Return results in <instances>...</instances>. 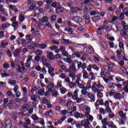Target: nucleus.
Listing matches in <instances>:
<instances>
[{"instance_id": "20", "label": "nucleus", "mask_w": 128, "mask_h": 128, "mask_svg": "<svg viewBox=\"0 0 128 128\" xmlns=\"http://www.w3.org/2000/svg\"><path fill=\"white\" fill-rule=\"evenodd\" d=\"M104 68L106 70H108L109 72H112V68L110 66H106L104 65L103 66Z\"/></svg>"}, {"instance_id": "14", "label": "nucleus", "mask_w": 128, "mask_h": 128, "mask_svg": "<svg viewBox=\"0 0 128 128\" xmlns=\"http://www.w3.org/2000/svg\"><path fill=\"white\" fill-rule=\"evenodd\" d=\"M47 56L50 60H54V54L52 52H47Z\"/></svg>"}, {"instance_id": "7", "label": "nucleus", "mask_w": 128, "mask_h": 128, "mask_svg": "<svg viewBox=\"0 0 128 128\" xmlns=\"http://www.w3.org/2000/svg\"><path fill=\"white\" fill-rule=\"evenodd\" d=\"M6 128H12V121L10 119H7L5 122Z\"/></svg>"}, {"instance_id": "60", "label": "nucleus", "mask_w": 128, "mask_h": 128, "mask_svg": "<svg viewBox=\"0 0 128 128\" xmlns=\"http://www.w3.org/2000/svg\"><path fill=\"white\" fill-rule=\"evenodd\" d=\"M2 78H6V76H10V74L6 73V71H5L4 73L2 74Z\"/></svg>"}, {"instance_id": "43", "label": "nucleus", "mask_w": 128, "mask_h": 128, "mask_svg": "<svg viewBox=\"0 0 128 128\" xmlns=\"http://www.w3.org/2000/svg\"><path fill=\"white\" fill-rule=\"evenodd\" d=\"M32 38H34V36H32L31 34H27L26 36V39L27 40H32Z\"/></svg>"}, {"instance_id": "49", "label": "nucleus", "mask_w": 128, "mask_h": 128, "mask_svg": "<svg viewBox=\"0 0 128 128\" xmlns=\"http://www.w3.org/2000/svg\"><path fill=\"white\" fill-rule=\"evenodd\" d=\"M107 74H108V80H112V76L110 75V72L108 71L106 72Z\"/></svg>"}, {"instance_id": "30", "label": "nucleus", "mask_w": 128, "mask_h": 128, "mask_svg": "<svg viewBox=\"0 0 128 128\" xmlns=\"http://www.w3.org/2000/svg\"><path fill=\"white\" fill-rule=\"evenodd\" d=\"M82 76V74H79L77 76L78 78L76 80V84H80V77Z\"/></svg>"}, {"instance_id": "45", "label": "nucleus", "mask_w": 128, "mask_h": 128, "mask_svg": "<svg viewBox=\"0 0 128 128\" xmlns=\"http://www.w3.org/2000/svg\"><path fill=\"white\" fill-rule=\"evenodd\" d=\"M12 26L14 28H18V21H15L12 22Z\"/></svg>"}, {"instance_id": "39", "label": "nucleus", "mask_w": 128, "mask_h": 128, "mask_svg": "<svg viewBox=\"0 0 128 128\" xmlns=\"http://www.w3.org/2000/svg\"><path fill=\"white\" fill-rule=\"evenodd\" d=\"M72 44L74 46H76V48H80V46H83L84 44H76L72 42V44Z\"/></svg>"}, {"instance_id": "57", "label": "nucleus", "mask_w": 128, "mask_h": 128, "mask_svg": "<svg viewBox=\"0 0 128 128\" xmlns=\"http://www.w3.org/2000/svg\"><path fill=\"white\" fill-rule=\"evenodd\" d=\"M98 14V10H92L90 12V16H96V14Z\"/></svg>"}, {"instance_id": "46", "label": "nucleus", "mask_w": 128, "mask_h": 128, "mask_svg": "<svg viewBox=\"0 0 128 128\" xmlns=\"http://www.w3.org/2000/svg\"><path fill=\"white\" fill-rule=\"evenodd\" d=\"M30 98L32 100H33V102H38V100H36V98H38V96H36V95H33L31 96Z\"/></svg>"}, {"instance_id": "56", "label": "nucleus", "mask_w": 128, "mask_h": 128, "mask_svg": "<svg viewBox=\"0 0 128 128\" xmlns=\"http://www.w3.org/2000/svg\"><path fill=\"white\" fill-rule=\"evenodd\" d=\"M22 90H23L24 92V96H26L28 94V89H26V87H22Z\"/></svg>"}, {"instance_id": "55", "label": "nucleus", "mask_w": 128, "mask_h": 128, "mask_svg": "<svg viewBox=\"0 0 128 128\" xmlns=\"http://www.w3.org/2000/svg\"><path fill=\"white\" fill-rule=\"evenodd\" d=\"M119 18H120V20H124V12H122L120 14Z\"/></svg>"}, {"instance_id": "34", "label": "nucleus", "mask_w": 128, "mask_h": 128, "mask_svg": "<svg viewBox=\"0 0 128 128\" xmlns=\"http://www.w3.org/2000/svg\"><path fill=\"white\" fill-rule=\"evenodd\" d=\"M42 50H37L34 52L35 54H36V56H42Z\"/></svg>"}, {"instance_id": "3", "label": "nucleus", "mask_w": 128, "mask_h": 128, "mask_svg": "<svg viewBox=\"0 0 128 128\" xmlns=\"http://www.w3.org/2000/svg\"><path fill=\"white\" fill-rule=\"evenodd\" d=\"M76 67L74 63H72L69 68L65 70L66 72H76Z\"/></svg>"}, {"instance_id": "64", "label": "nucleus", "mask_w": 128, "mask_h": 128, "mask_svg": "<svg viewBox=\"0 0 128 128\" xmlns=\"http://www.w3.org/2000/svg\"><path fill=\"white\" fill-rule=\"evenodd\" d=\"M92 68L93 69H94L95 70H100V68L96 64H92Z\"/></svg>"}, {"instance_id": "21", "label": "nucleus", "mask_w": 128, "mask_h": 128, "mask_svg": "<svg viewBox=\"0 0 128 128\" xmlns=\"http://www.w3.org/2000/svg\"><path fill=\"white\" fill-rule=\"evenodd\" d=\"M64 12V8L60 6L56 8V14H60V12Z\"/></svg>"}, {"instance_id": "11", "label": "nucleus", "mask_w": 128, "mask_h": 128, "mask_svg": "<svg viewBox=\"0 0 128 128\" xmlns=\"http://www.w3.org/2000/svg\"><path fill=\"white\" fill-rule=\"evenodd\" d=\"M74 116L76 118H84V114H80L78 112H75Z\"/></svg>"}, {"instance_id": "19", "label": "nucleus", "mask_w": 128, "mask_h": 128, "mask_svg": "<svg viewBox=\"0 0 128 128\" xmlns=\"http://www.w3.org/2000/svg\"><path fill=\"white\" fill-rule=\"evenodd\" d=\"M86 112L85 113V116L86 118H88V114H90V108L89 106H87L86 108Z\"/></svg>"}, {"instance_id": "44", "label": "nucleus", "mask_w": 128, "mask_h": 128, "mask_svg": "<svg viewBox=\"0 0 128 128\" xmlns=\"http://www.w3.org/2000/svg\"><path fill=\"white\" fill-rule=\"evenodd\" d=\"M59 76L60 78L64 80L66 78V74L64 73H62L59 75Z\"/></svg>"}, {"instance_id": "5", "label": "nucleus", "mask_w": 128, "mask_h": 128, "mask_svg": "<svg viewBox=\"0 0 128 128\" xmlns=\"http://www.w3.org/2000/svg\"><path fill=\"white\" fill-rule=\"evenodd\" d=\"M32 56L29 55L26 60V68H30V62H32Z\"/></svg>"}, {"instance_id": "42", "label": "nucleus", "mask_w": 128, "mask_h": 128, "mask_svg": "<svg viewBox=\"0 0 128 128\" xmlns=\"http://www.w3.org/2000/svg\"><path fill=\"white\" fill-rule=\"evenodd\" d=\"M97 94V96L98 98H102L104 97V94H102V92L98 91Z\"/></svg>"}, {"instance_id": "22", "label": "nucleus", "mask_w": 128, "mask_h": 128, "mask_svg": "<svg viewBox=\"0 0 128 128\" xmlns=\"http://www.w3.org/2000/svg\"><path fill=\"white\" fill-rule=\"evenodd\" d=\"M52 94V96H53V98H56V96L59 95L58 92L56 90H53Z\"/></svg>"}, {"instance_id": "25", "label": "nucleus", "mask_w": 128, "mask_h": 128, "mask_svg": "<svg viewBox=\"0 0 128 128\" xmlns=\"http://www.w3.org/2000/svg\"><path fill=\"white\" fill-rule=\"evenodd\" d=\"M68 86L70 88H73L76 86V82H70L68 83Z\"/></svg>"}, {"instance_id": "18", "label": "nucleus", "mask_w": 128, "mask_h": 128, "mask_svg": "<svg viewBox=\"0 0 128 128\" xmlns=\"http://www.w3.org/2000/svg\"><path fill=\"white\" fill-rule=\"evenodd\" d=\"M8 8L10 10H12L14 11V12H18V8H16V7L12 4L9 5Z\"/></svg>"}, {"instance_id": "27", "label": "nucleus", "mask_w": 128, "mask_h": 128, "mask_svg": "<svg viewBox=\"0 0 128 128\" xmlns=\"http://www.w3.org/2000/svg\"><path fill=\"white\" fill-rule=\"evenodd\" d=\"M54 110L57 112H62V107L60 106H56L54 107Z\"/></svg>"}, {"instance_id": "41", "label": "nucleus", "mask_w": 128, "mask_h": 128, "mask_svg": "<svg viewBox=\"0 0 128 128\" xmlns=\"http://www.w3.org/2000/svg\"><path fill=\"white\" fill-rule=\"evenodd\" d=\"M58 103L61 104H65L66 100H64V98H60L58 100Z\"/></svg>"}, {"instance_id": "29", "label": "nucleus", "mask_w": 128, "mask_h": 128, "mask_svg": "<svg viewBox=\"0 0 128 128\" xmlns=\"http://www.w3.org/2000/svg\"><path fill=\"white\" fill-rule=\"evenodd\" d=\"M67 122L68 124H76L74 120L72 118H69L67 120Z\"/></svg>"}, {"instance_id": "37", "label": "nucleus", "mask_w": 128, "mask_h": 128, "mask_svg": "<svg viewBox=\"0 0 128 128\" xmlns=\"http://www.w3.org/2000/svg\"><path fill=\"white\" fill-rule=\"evenodd\" d=\"M48 48V45L46 44H40V46L39 48H40L41 50H46V48Z\"/></svg>"}, {"instance_id": "32", "label": "nucleus", "mask_w": 128, "mask_h": 128, "mask_svg": "<svg viewBox=\"0 0 128 128\" xmlns=\"http://www.w3.org/2000/svg\"><path fill=\"white\" fill-rule=\"evenodd\" d=\"M70 78H72V80H76V74L74 72H70L69 74Z\"/></svg>"}, {"instance_id": "36", "label": "nucleus", "mask_w": 128, "mask_h": 128, "mask_svg": "<svg viewBox=\"0 0 128 128\" xmlns=\"http://www.w3.org/2000/svg\"><path fill=\"white\" fill-rule=\"evenodd\" d=\"M28 48L30 50H33V48H34V42H29L28 44Z\"/></svg>"}, {"instance_id": "24", "label": "nucleus", "mask_w": 128, "mask_h": 128, "mask_svg": "<svg viewBox=\"0 0 128 128\" xmlns=\"http://www.w3.org/2000/svg\"><path fill=\"white\" fill-rule=\"evenodd\" d=\"M80 10V8L78 7H74V8H70V12H78Z\"/></svg>"}, {"instance_id": "26", "label": "nucleus", "mask_w": 128, "mask_h": 128, "mask_svg": "<svg viewBox=\"0 0 128 128\" xmlns=\"http://www.w3.org/2000/svg\"><path fill=\"white\" fill-rule=\"evenodd\" d=\"M82 72L83 73V78H88V73L86 70H84Z\"/></svg>"}, {"instance_id": "28", "label": "nucleus", "mask_w": 128, "mask_h": 128, "mask_svg": "<svg viewBox=\"0 0 128 128\" xmlns=\"http://www.w3.org/2000/svg\"><path fill=\"white\" fill-rule=\"evenodd\" d=\"M2 2H4V0H0V12H4V5L0 4Z\"/></svg>"}, {"instance_id": "38", "label": "nucleus", "mask_w": 128, "mask_h": 128, "mask_svg": "<svg viewBox=\"0 0 128 128\" xmlns=\"http://www.w3.org/2000/svg\"><path fill=\"white\" fill-rule=\"evenodd\" d=\"M20 54V49H16L14 52V56H18Z\"/></svg>"}, {"instance_id": "13", "label": "nucleus", "mask_w": 128, "mask_h": 128, "mask_svg": "<svg viewBox=\"0 0 128 128\" xmlns=\"http://www.w3.org/2000/svg\"><path fill=\"white\" fill-rule=\"evenodd\" d=\"M96 108L97 106H104V102L102 100H96V102L94 104Z\"/></svg>"}, {"instance_id": "31", "label": "nucleus", "mask_w": 128, "mask_h": 128, "mask_svg": "<svg viewBox=\"0 0 128 128\" xmlns=\"http://www.w3.org/2000/svg\"><path fill=\"white\" fill-rule=\"evenodd\" d=\"M42 22H48V18L47 16H44L42 18Z\"/></svg>"}, {"instance_id": "15", "label": "nucleus", "mask_w": 128, "mask_h": 128, "mask_svg": "<svg viewBox=\"0 0 128 128\" xmlns=\"http://www.w3.org/2000/svg\"><path fill=\"white\" fill-rule=\"evenodd\" d=\"M64 30L65 32H68L69 34H72V32H74V30H72V28L68 27H66V28H64Z\"/></svg>"}, {"instance_id": "59", "label": "nucleus", "mask_w": 128, "mask_h": 128, "mask_svg": "<svg viewBox=\"0 0 128 128\" xmlns=\"http://www.w3.org/2000/svg\"><path fill=\"white\" fill-rule=\"evenodd\" d=\"M8 84H11V86H14L16 84V81L14 80H12L8 82Z\"/></svg>"}, {"instance_id": "4", "label": "nucleus", "mask_w": 128, "mask_h": 128, "mask_svg": "<svg viewBox=\"0 0 128 128\" xmlns=\"http://www.w3.org/2000/svg\"><path fill=\"white\" fill-rule=\"evenodd\" d=\"M72 20L76 24H80V22H82V17H80V16H74L72 18Z\"/></svg>"}, {"instance_id": "9", "label": "nucleus", "mask_w": 128, "mask_h": 128, "mask_svg": "<svg viewBox=\"0 0 128 128\" xmlns=\"http://www.w3.org/2000/svg\"><path fill=\"white\" fill-rule=\"evenodd\" d=\"M86 52H88V54H94V48L92 46L89 45L88 47V48L86 50Z\"/></svg>"}, {"instance_id": "10", "label": "nucleus", "mask_w": 128, "mask_h": 128, "mask_svg": "<svg viewBox=\"0 0 128 128\" xmlns=\"http://www.w3.org/2000/svg\"><path fill=\"white\" fill-rule=\"evenodd\" d=\"M26 19V16L22 13L19 14L18 20L20 21V24H22L24 20Z\"/></svg>"}, {"instance_id": "63", "label": "nucleus", "mask_w": 128, "mask_h": 128, "mask_svg": "<svg viewBox=\"0 0 128 128\" xmlns=\"http://www.w3.org/2000/svg\"><path fill=\"white\" fill-rule=\"evenodd\" d=\"M44 4V2L42 1H40V0H38L36 2V4L39 6H42V5Z\"/></svg>"}, {"instance_id": "33", "label": "nucleus", "mask_w": 128, "mask_h": 128, "mask_svg": "<svg viewBox=\"0 0 128 128\" xmlns=\"http://www.w3.org/2000/svg\"><path fill=\"white\" fill-rule=\"evenodd\" d=\"M6 46H8V42H6L4 43V40H2L0 42V46L2 48H6Z\"/></svg>"}, {"instance_id": "58", "label": "nucleus", "mask_w": 128, "mask_h": 128, "mask_svg": "<svg viewBox=\"0 0 128 128\" xmlns=\"http://www.w3.org/2000/svg\"><path fill=\"white\" fill-rule=\"evenodd\" d=\"M120 34L121 36H126L127 34V33L125 30H121L120 31Z\"/></svg>"}, {"instance_id": "6", "label": "nucleus", "mask_w": 128, "mask_h": 128, "mask_svg": "<svg viewBox=\"0 0 128 128\" xmlns=\"http://www.w3.org/2000/svg\"><path fill=\"white\" fill-rule=\"evenodd\" d=\"M96 82H94L92 84V90L94 92L96 93L98 92L100 90V89L98 88L96 86Z\"/></svg>"}, {"instance_id": "35", "label": "nucleus", "mask_w": 128, "mask_h": 128, "mask_svg": "<svg viewBox=\"0 0 128 128\" xmlns=\"http://www.w3.org/2000/svg\"><path fill=\"white\" fill-rule=\"evenodd\" d=\"M30 10H36V3H33L31 4L30 8Z\"/></svg>"}, {"instance_id": "50", "label": "nucleus", "mask_w": 128, "mask_h": 128, "mask_svg": "<svg viewBox=\"0 0 128 128\" xmlns=\"http://www.w3.org/2000/svg\"><path fill=\"white\" fill-rule=\"evenodd\" d=\"M60 92L62 94H64L66 92L67 90L64 88H60Z\"/></svg>"}, {"instance_id": "40", "label": "nucleus", "mask_w": 128, "mask_h": 128, "mask_svg": "<svg viewBox=\"0 0 128 128\" xmlns=\"http://www.w3.org/2000/svg\"><path fill=\"white\" fill-rule=\"evenodd\" d=\"M62 80H58L57 82V88H62Z\"/></svg>"}, {"instance_id": "47", "label": "nucleus", "mask_w": 128, "mask_h": 128, "mask_svg": "<svg viewBox=\"0 0 128 128\" xmlns=\"http://www.w3.org/2000/svg\"><path fill=\"white\" fill-rule=\"evenodd\" d=\"M90 76H91V80H96V76H94V74L92 72H90L89 73Z\"/></svg>"}, {"instance_id": "16", "label": "nucleus", "mask_w": 128, "mask_h": 128, "mask_svg": "<svg viewBox=\"0 0 128 128\" xmlns=\"http://www.w3.org/2000/svg\"><path fill=\"white\" fill-rule=\"evenodd\" d=\"M100 20V16H96L92 18V22H94L95 24H96V22H98Z\"/></svg>"}, {"instance_id": "48", "label": "nucleus", "mask_w": 128, "mask_h": 128, "mask_svg": "<svg viewBox=\"0 0 128 128\" xmlns=\"http://www.w3.org/2000/svg\"><path fill=\"white\" fill-rule=\"evenodd\" d=\"M32 118L33 120H40V118H38L36 114H32Z\"/></svg>"}, {"instance_id": "51", "label": "nucleus", "mask_w": 128, "mask_h": 128, "mask_svg": "<svg viewBox=\"0 0 128 128\" xmlns=\"http://www.w3.org/2000/svg\"><path fill=\"white\" fill-rule=\"evenodd\" d=\"M120 93H116L115 94L114 96V98L116 100H120Z\"/></svg>"}, {"instance_id": "52", "label": "nucleus", "mask_w": 128, "mask_h": 128, "mask_svg": "<svg viewBox=\"0 0 128 128\" xmlns=\"http://www.w3.org/2000/svg\"><path fill=\"white\" fill-rule=\"evenodd\" d=\"M20 64L21 65L22 70L24 72H26V68H24V62L22 61H21L20 62Z\"/></svg>"}, {"instance_id": "1", "label": "nucleus", "mask_w": 128, "mask_h": 128, "mask_svg": "<svg viewBox=\"0 0 128 128\" xmlns=\"http://www.w3.org/2000/svg\"><path fill=\"white\" fill-rule=\"evenodd\" d=\"M104 106H106V110L108 112H110L108 114V118H112V109L110 108V102L106 100L105 101L104 104Z\"/></svg>"}, {"instance_id": "12", "label": "nucleus", "mask_w": 128, "mask_h": 128, "mask_svg": "<svg viewBox=\"0 0 128 128\" xmlns=\"http://www.w3.org/2000/svg\"><path fill=\"white\" fill-rule=\"evenodd\" d=\"M62 42L64 44H72V42L66 39L62 40Z\"/></svg>"}, {"instance_id": "54", "label": "nucleus", "mask_w": 128, "mask_h": 128, "mask_svg": "<svg viewBox=\"0 0 128 128\" xmlns=\"http://www.w3.org/2000/svg\"><path fill=\"white\" fill-rule=\"evenodd\" d=\"M81 93L82 96H86L88 94V91H86V88L82 89L81 90Z\"/></svg>"}, {"instance_id": "8", "label": "nucleus", "mask_w": 128, "mask_h": 128, "mask_svg": "<svg viewBox=\"0 0 128 128\" xmlns=\"http://www.w3.org/2000/svg\"><path fill=\"white\" fill-rule=\"evenodd\" d=\"M88 98H90L92 102H94V100H96V96L94 94H92L90 92L88 93Z\"/></svg>"}, {"instance_id": "62", "label": "nucleus", "mask_w": 128, "mask_h": 128, "mask_svg": "<svg viewBox=\"0 0 128 128\" xmlns=\"http://www.w3.org/2000/svg\"><path fill=\"white\" fill-rule=\"evenodd\" d=\"M116 54L118 58H122V50H117Z\"/></svg>"}, {"instance_id": "17", "label": "nucleus", "mask_w": 128, "mask_h": 128, "mask_svg": "<svg viewBox=\"0 0 128 128\" xmlns=\"http://www.w3.org/2000/svg\"><path fill=\"white\" fill-rule=\"evenodd\" d=\"M51 6L52 8H56L58 6H60V2H52L51 4Z\"/></svg>"}, {"instance_id": "61", "label": "nucleus", "mask_w": 128, "mask_h": 128, "mask_svg": "<svg viewBox=\"0 0 128 128\" xmlns=\"http://www.w3.org/2000/svg\"><path fill=\"white\" fill-rule=\"evenodd\" d=\"M16 70L18 72H22V66H20V65H17Z\"/></svg>"}, {"instance_id": "53", "label": "nucleus", "mask_w": 128, "mask_h": 128, "mask_svg": "<svg viewBox=\"0 0 128 128\" xmlns=\"http://www.w3.org/2000/svg\"><path fill=\"white\" fill-rule=\"evenodd\" d=\"M100 80L98 81V84L96 83V88H104V87L102 86L100 84Z\"/></svg>"}, {"instance_id": "23", "label": "nucleus", "mask_w": 128, "mask_h": 128, "mask_svg": "<svg viewBox=\"0 0 128 128\" xmlns=\"http://www.w3.org/2000/svg\"><path fill=\"white\" fill-rule=\"evenodd\" d=\"M48 69V74H52L54 72V69L50 66L49 65L48 66H47V67Z\"/></svg>"}, {"instance_id": "2", "label": "nucleus", "mask_w": 128, "mask_h": 128, "mask_svg": "<svg viewBox=\"0 0 128 128\" xmlns=\"http://www.w3.org/2000/svg\"><path fill=\"white\" fill-rule=\"evenodd\" d=\"M80 124H81L82 126H84V128H90V124L88 119L82 120L80 122Z\"/></svg>"}]
</instances>
